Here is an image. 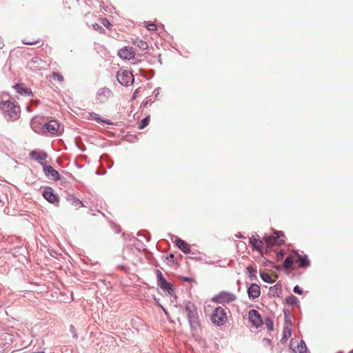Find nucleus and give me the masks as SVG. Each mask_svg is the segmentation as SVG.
<instances>
[{"label": "nucleus", "instance_id": "f257e3e1", "mask_svg": "<svg viewBox=\"0 0 353 353\" xmlns=\"http://www.w3.org/2000/svg\"><path fill=\"white\" fill-rule=\"evenodd\" d=\"M185 310L187 313L188 323L192 330H197L200 327L197 307L194 304L188 301L185 303Z\"/></svg>", "mask_w": 353, "mask_h": 353}, {"label": "nucleus", "instance_id": "f03ea898", "mask_svg": "<svg viewBox=\"0 0 353 353\" xmlns=\"http://www.w3.org/2000/svg\"><path fill=\"white\" fill-rule=\"evenodd\" d=\"M20 109L18 102L8 93H2L0 97V109L1 110H14Z\"/></svg>", "mask_w": 353, "mask_h": 353}, {"label": "nucleus", "instance_id": "7ed1b4c3", "mask_svg": "<svg viewBox=\"0 0 353 353\" xmlns=\"http://www.w3.org/2000/svg\"><path fill=\"white\" fill-rule=\"evenodd\" d=\"M227 319L225 310L222 307H217L213 310L211 314V321L214 325H223L226 322Z\"/></svg>", "mask_w": 353, "mask_h": 353}, {"label": "nucleus", "instance_id": "20e7f679", "mask_svg": "<svg viewBox=\"0 0 353 353\" xmlns=\"http://www.w3.org/2000/svg\"><path fill=\"white\" fill-rule=\"evenodd\" d=\"M119 83L123 85L128 86L134 81L133 74L128 70H120L117 74Z\"/></svg>", "mask_w": 353, "mask_h": 353}, {"label": "nucleus", "instance_id": "39448f33", "mask_svg": "<svg viewBox=\"0 0 353 353\" xmlns=\"http://www.w3.org/2000/svg\"><path fill=\"white\" fill-rule=\"evenodd\" d=\"M235 299L236 296L234 294L223 291L216 294L212 301L216 303H228L234 301Z\"/></svg>", "mask_w": 353, "mask_h": 353}, {"label": "nucleus", "instance_id": "423d86ee", "mask_svg": "<svg viewBox=\"0 0 353 353\" xmlns=\"http://www.w3.org/2000/svg\"><path fill=\"white\" fill-rule=\"evenodd\" d=\"M156 273L157 276L158 285L164 291H166L170 295H172L174 293V288L172 285L163 278V274L160 270H156Z\"/></svg>", "mask_w": 353, "mask_h": 353}, {"label": "nucleus", "instance_id": "0eeeda50", "mask_svg": "<svg viewBox=\"0 0 353 353\" xmlns=\"http://www.w3.org/2000/svg\"><path fill=\"white\" fill-rule=\"evenodd\" d=\"M59 128V123L57 120H50L41 126V134H54Z\"/></svg>", "mask_w": 353, "mask_h": 353}, {"label": "nucleus", "instance_id": "6e6552de", "mask_svg": "<svg viewBox=\"0 0 353 353\" xmlns=\"http://www.w3.org/2000/svg\"><path fill=\"white\" fill-rule=\"evenodd\" d=\"M266 243L265 252H268V249H270L275 245H281L284 243V240L280 239L279 232H274L273 235L265 236L263 238Z\"/></svg>", "mask_w": 353, "mask_h": 353}, {"label": "nucleus", "instance_id": "1a4fd4ad", "mask_svg": "<svg viewBox=\"0 0 353 353\" xmlns=\"http://www.w3.org/2000/svg\"><path fill=\"white\" fill-rule=\"evenodd\" d=\"M248 321L255 328H258L263 324L261 314L255 310H252L249 312Z\"/></svg>", "mask_w": 353, "mask_h": 353}, {"label": "nucleus", "instance_id": "9d476101", "mask_svg": "<svg viewBox=\"0 0 353 353\" xmlns=\"http://www.w3.org/2000/svg\"><path fill=\"white\" fill-rule=\"evenodd\" d=\"M112 97V92L108 88H101L96 94V101L100 103H105Z\"/></svg>", "mask_w": 353, "mask_h": 353}, {"label": "nucleus", "instance_id": "9b49d317", "mask_svg": "<svg viewBox=\"0 0 353 353\" xmlns=\"http://www.w3.org/2000/svg\"><path fill=\"white\" fill-rule=\"evenodd\" d=\"M250 243L253 246V248L259 252L262 255L266 253L265 252H263V241L260 239L257 234H252V236L250 237Z\"/></svg>", "mask_w": 353, "mask_h": 353}, {"label": "nucleus", "instance_id": "f8f14e48", "mask_svg": "<svg viewBox=\"0 0 353 353\" xmlns=\"http://www.w3.org/2000/svg\"><path fill=\"white\" fill-rule=\"evenodd\" d=\"M42 194L44 199L51 203L57 204L59 202V196L54 194L51 187H46Z\"/></svg>", "mask_w": 353, "mask_h": 353}, {"label": "nucleus", "instance_id": "ddd939ff", "mask_svg": "<svg viewBox=\"0 0 353 353\" xmlns=\"http://www.w3.org/2000/svg\"><path fill=\"white\" fill-rule=\"evenodd\" d=\"M43 170L46 176L48 179L54 180L55 181H59L61 179L59 173L56 170H54L51 165L43 164Z\"/></svg>", "mask_w": 353, "mask_h": 353}, {"label": "nucleus", "instance_id": "4468645a", "mask_svg": "<svg viewBox=\"0 0 353 353\" xmlns=\"http://www.w3.org/2000/svg\"><path fill=\"white\" fill-rule=\"evenodd\" d=\"M118 56L125 60H130L134 58V51L131 46H125L118 51Z\"/></svg>", "mask_w": 353, "mask_h": 353}, {"label": "nucleus", "instance_id": "2eb2a0df", "mask_svg": "<svg viewBox=\"0 0 353 353\" xmlns=\"http://www.w3.org/2000/svg\"><path fill=\"white\" fill-rule=\"evenodd\" d=\"M30 157L31 159L39 163L42 166L43 164H46L43 162L47 158V154L45 152L33 150L30 153Z\"/></svg>", "mask_w": 353, "mask_h": 353}, {"label": "nucleus", "instance_id": "dca6fc26", "mask_svg": "<svg viewBox=\"0 0 353 353\" xmlns=\"http://www.w3.org/2000/svg\"><path fill=\"white\" fill-rule=\"evenodd\" d=\"M248 294L250 299H255L261 294L260 287L255 283H252L248 289Z\"/></svg>", "mask_w": 353, "mask_h": 353}, {"label": "nucleus", "instance_id": "f3484780", "mask_svg": "<svg viewBox=\"0 0 353 353\" xmlns=\"http://www.w3.org/2000/svg\"><path fill=\"white\" fill-rule=\"evenodd\" d=\"M13 88L16 90V92L23 96H32V90L24 85L23 83H17L15 84Z\"/></svg>", "mask_w": 353, "mask_h": 353}, {"label": "nucleus", "instance_id": "a211bd4d", "mask_svg": "<svg viewBox=\"0 0 353 353\" xmlns=\"http://www.w3.org/2000/svg\"><path fill=\"white\" fill-rule=\"evenodd\" d=\"M296 258V263H299V268H307L310 265V263L306 255L301 256L298 253L294 254Z\"/></svg>", "mask_w": 353, "mask_h": 353}, {"label": "nucleus", "instance_id": "6ab92c4d", "mask_svg": "<svg viewBox=\"0 0 353 353\" xmlns=\"http://www.w3.org/2000/svg\"><path fill=\"white\" fill-rule=\"evenodd\" d=\"M176 245L179 248L183 253L185 254H189L190 253L191 250L190 248V245L188 243H186L185 241L176 238L175 240Z\"/></svg>", "mask_w": 353, "mask_h": 353}, {"label": "nucleus", "instance_id": "aec40b11", "mask_svg": "<svg viewBox=\"0 0 353 353\" xmlns=\"http://www.w3.org/2000/svg\"><path fill=\"white\" fill-rule=\"evenodd\" d=\"M89 114H90V117L93 119L94 120H95L97 123H105V124H108V125H113V123L111 122L110 120L108 119H103L100 116L99 114H97L96 112H89Z\"/></svg>", "mask_w": 353, "mask_h": 353}, {"label": "nucleus", "instance_id": "412c9836", "mask_svg": "<svg viewBox=\"0 0 353 353\" xmlns=\"http://www.w3.org/2000/svg\"><path fill=\"white\" fill-rule=\"evenodd\" d=\"M132 43L141 50H145L148 48V43L139 38L132 39Z\"/></svg>", "mask_w": 353, "mask_h": 353}, {"label": "nucleus", "instance_id": "4be33fe9", "mask_svg": "<svg viewBox=\"0 0 353 353\" xmlns=\"http://www.w3.org/2000/svg\"><path fill=\"white\" fill-rule=\"evenodd\" d=\"M67 201L76 208L83 206L82 202L79 199L74 197L72 195H68L67 196Z\"/></svg>", "mask_w": 353, "mask_h": 353}, {"label": "nucleus", "instance_id": "5701e85b", "mask_svg": "<svg viewBox=\"0 0 353 353\" xmlns=\"http://www.w3.org/2000/svg\"><path fill=\"white\" fill-rule=\"evenodd\" d=\"M3 117L7 120L16 119L19 117L20 112H1Z\"/></svg>", "mask_w": 353, "mask_h": 353}, {"label": "nucleus", "instance_id": "b1692460", "mask_svg": "<svg viewBox=\"0 0 353 353\" xmlns=\"http://www.w3.org/2000/svg\"><path fill=\"white\" fill-rule=\"evenodd\" d=\"M283 338L281 339V341L282 343H285L288 340V339L290 338L291 336L290 325L286 324L283 328Z\"/></svg>", "mask_w": 353, "mask_h": 353}, {"label": "nucleus", "instance_id": "393cba45", "mask_svg": "<svg viewBox=\"0 0 353 353\" xmlns=\"http://www.w3.org/2000/svg\"><path fill=\"white\" fill-rule=\"evenodd\" d=\"M294 262H296V258L294 256V254L288 256L283 262L284 268L289 269Z\"/></svg>", "mask_w": 353, "mask_h": 353}, {"label": "nucleus", "instance_id": "a878e982", "mask_svg": "<svg viewBox=\"0 0 353 353\" xmlns=\"http://www.w3.org/2000/svg\"><path fill=\"white\" fill-rule=\"evenodd\" d=\"M31 128L32 129L38 134H41V127L39 128L38 126L37 118H34L31 121Z\"/></svg>", "mask_w": 353, "mask_h": 353}, {"label": "nucleus", "instance_id": "bb28decb", "mask_svg": "<svg viewBox=\"0 0 353 353\" xmlns=\"http://www.w3.org/2000/svg\"><path fill=\"white\" fill-rule=\"evenodd\" d=\"M260 275L261 278L264 282L268 283H272L274 282V280L272 279L271 276L268 273L263 272L260 273Z\"/></svg>", "mask_w": 353, "mask_h": 353}, {"label": "nucleus", "instance_id": "cd10ccee", "mask_svg": "<svg viewBox=\"0 0 353 353\" xmlns=\"http://www.w3.org/2000/svg\"><path fill=\"white\" fill-rule=\"evenodd\" d=\"M247 270L248 272V273L250 274V277L252 280H253L254 279H256V268H254V267H252V266H248L247 268Z\"/></svg>", "mask_w": 353, "mask_h": 353}, {"label": "nucleus", "instance_id": "c85d7f7f", "mask_svg": "<svg viewBox=\"0 0 353 353\" xmlns=\"http://www.w3.org/2000/svg\"><path fill=\"white\" fill-rule=\"evenodd\" d=\"M149 122H150V116H147L146 117H145L143 119H142L141 121V122L139 123V128L140 129H143L149 124Z\"/></svg>", "mask_w": 353, "mask_h": 353}, {"label": "nucleus", "instance_id": "c756f323", "mask_svg": "<svg viewBox=\"0 0 353 353\" xmlns=\"http://www.w3.org/2000/svg\"><path fill=\"white\" fill-rule=\"evenodd\" d=\"M297 302V298L294 295H290L286 298V303L289 305H294Z\"/></svg>", "mask_w": 353, "mask_h": 353}, {"label": "nucleus", "instance_id": "7c9ffc66", "mask_svg": "<svg viewBox=\"0 0 353 353\" xmlns=\"http://www.w3.org/2000/svg\"><path fill=\"white\" fill-rule=\"evenodd\" d=\"M265 325L269 331H272L274 330L273 322L271 319H266L265 320Z\"/></svg>", "mask_w": 353, "mask_h": 353}, {"label": "nucleus", "instance_id": "2f4dec72", "mask_svg": "<svg viewBox=\"0 0 353 353\" xmlns=\"http://www.w3.org/2000/svg\"><path fill=\"white\" fill-rule=\"evenodd\" d=\"M51 77L53 79H57L60 82H62L63 81V77L62 76V74H61L60 73H58V72H53L52 74Z\"/></svg>", "mask_w": 353, "mask_h": 353}, {"label": "nucleus", "instance_id": "473e14b6", "mask_svg": "<svg viewBox=\"0 0 353 353\" xmlns=\"http://www.w3.org/2000/svg\"><path fill=\"white\" fill-rule=\"evenodd\" d=\"M145 27L148 30H155L157 29V26L154 23L151 22H145Z\"/></svg>", "mask_w": 353, "mask_h": 353}, {"label": "nucleus", "instance_id": "72a5a7b5", "mask_svg": "<svg viewBox=\"0 0 353 353\" xmlns=\"http://www.w3.org/2000/svg\"><path fill=\"white\" fill-rule=\"evenodd\" d=\"M93 28L100 32H104L103 28L98 23L93 24Z\"/></svg>", "mask_w": 353, "mask_h": 353}, {"label": "nucleus", "instance_id": "f704fd0d", "mask_svg": "<svg viewBox=\"0 0 353 353\" xmlns=\"http://www.w3.org/2000/svg\"><path fill=\"white\" fill-rule=\"evenodd\" d=\"M103 25L108 29H110L112 24L107 19H103L102 21Z\"/></svg>", "mask_w": 353, "mask_h": 353}, {"label": "nucleus", "instance_id": "c9c22d12", "mask_svg": "<svg viewBox=\"0 0 353 353\" xmlns=\"http://www.w3.org/2000/svg\"><path fill=\"white\" fill-rule=\"evenodd\" d=\"M37 42H38L37 40H33V41L23 40V43L25 45H33V44L37 43Z\"/></svg>", "mask_w": 353, "mask_h": 353}, {"label": "nucleus", "instance_id": "e433bc0d", "mask_svg": "<svg viewBox=\"0 0 353 353\" xmlns=\"http://www.w3.org/2000/svg\"><path fill=\"white\" fill-rule=\"evenodd\" d=\"M293 291L296 293V294H303V290L299 288V285H296L294 289H293Z\"/></svg>", "mask_w": 353, "mask_h": 353}, {"label": "nucleus", "instance_id": "4c0bfd02", "mask_svg": "<svg viewBox=\"0 0 353 353\" xmlns=\"http://www.w3.org/2000/svg\"><path fill=\"white\" fill-rule=\"evenodd\" d=\"M70 332L73 334L75 338H77V334L76 333V330H75L74 327L73 325H70Z\"/></svg>", "mask_w": 353, "mask_h": 353}, {"label": "nucleus", "instance_id": "58836bf2", "mask_svg": "<svg viewBox=\"0 0 353 353\" xmlns=\"http://www.w3.org/2000/svg\"><path fill=\"white\" fill-rule=\"evenodd\" d=\"M3 46H4V45H3V41H2V39H1V38L0 37V49H2V48H3Z\"/></svg>", "mask_w": 353, "mask_h": 353}, {"label": "nucleus", "instance_id": "ea45409f", "mask_svg": "<svg viewBox=\"0 0 353 353\" xmlns=\"http://www.w3.org/2000/svg\"><path fill=\"white\" fill-rule=\"evenodd\" d=\"M154 92L155 93V95L156 97L157 96V94H159V88H157L154 90Z\"/></svg>", "mask_w": 353, "mask_h": 353}, {"label": "nucleus", "instance_id": "a19ab883", "mask_svg": "<svg viewBox=\"0 0 353 353\" xmlns=\"http://www.w3.org/2000/svg\"><path fill=\"white\" fill-rule=\"evenodd\" d=\"M183 281H190V278H188V277H184V278H183Z\"/></svg>", "mask_w": 353, "mask_h": 353}, {"label": "nucleus", "instance_id": "79ce46f5", "mask_svg": "<svg viewBox=\"0 0 353 353\" xmlns=\"http://www.w3.org/2000/svg\"><path fill=\"white\" fill-rule=\"evenodd\" d=\"M236 236L239 237V238H242L243 237V234L239 233V234L236 235Z\"/></svg>", "mask_w": 353, "mask_h": 353}, {"label": "nucleus", "instance_id": "37998d69", "mask_svg": "<svg viewBox=\"0 0 353 353\" xmlns=\"http://www.w3.org/2000/svg\"><path fill=\"white\" fill-rule=\"evenodd\" d=\"M299 353H305V350L304 351V350H300Z\"/></svg>", "mask_w": 353, "mask_h": 353}, {"label": "nucleus", "instance_id": "c03bdc74", "mask_svg": "<svg viewBox=\"0 0 353 353\" xmlns=\"http://www.w3.org/2000/svg\"><path fill=\"white\" fill-rule=\"evenodd\" d=\"M148 101H145V102H143V105H145L146 104H148Z\"/></svg>", "mask_w": 353, "mask_h": 353}, {"label": "nucleus", "instance_id": "a18cd8bd", "mask_svg": "<svg viewBox=\"0 0 353 353\" xmlns=\"http://www.w3.org/2000/svg\"><path fill=\"white\" fill-rule=\"evenodd\" d=\"M26 110H29V107H28V106H26Z\"/></svg>", "mask_w": 353, "mask_h": 353}, {"label": "nucleus", "instance_id": "49530a36", "mask_svg": "<svg viewBox=\"0 0 353 353\" xmlns=\"http://www.w3.org/2000/svg\"><path fill=\"white\" fill-rule=\"evenodd\" d=\"M350 353H353V350L352 352H350Z\"/></svg>", "mask_w": 353, "mask_h": 353}]
</instances>
